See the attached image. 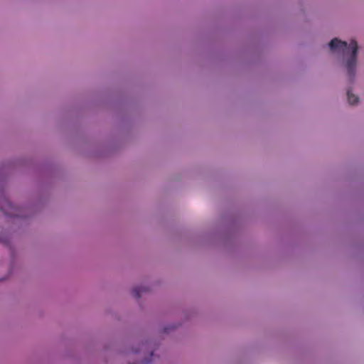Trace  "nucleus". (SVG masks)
<instances>
[{"instance_id":"obj_1","label":"nucleus","mask_w":364,"mask_h":364,"mask_svg":"<svg viewBox=\"0 0 364 364\" xmlns=\"http://www.w3.org/2000/svg\"><path fill=\"white\" fill-rule=\"evenodd\" d=\"M330 49L332 51L338 50L341 52L343 55L350 54L347 60L346 66L348 74L351 79L355 76V66L357 64L358 43L355 40H352L349 45L347 42L342 41L335 38L329 43Z\"/></svg>"},{"instance_id":"obj_2","label":"nucleus","mask_w":364,"mask_h":364,"mask_svg":"<svg viewBox=\"0 0 364 364\" xmlns=\"http://www.w3.org/2000/svg\"><path fill=\"white\" fill-rule=\"evenodd\" d=\"M347 97L349 104L355 105L358 102V97L353 95L350 90L347 91Z\"/></svg>"},{"instance_id":"obj_3","label":"nucleus","mask_w":364,"mask_h":364,"mask_svg":"<svg viewBox=\"0 0 364 364\" xmlns=\"http://www.w3.org/2000/svg\"><path fill=\"white\" fill-rule=\"evenodd\" d=\"M144 290L141 287H136L133 289V294L134 297L136 299L140 298L141 296V292H142Z\"/></svg>"},{"instance_id":"obj_4","label":"nucleus","mask_w":364,"mask_h":364,"mask_svg":"<svg viewBox=\"0 0 364 364\" xmlns=\"http://www.w3.org/2000/svg\"><path fill=\"white\" fill-rule=\"evenodd\" d=\"M6 203H7L8 206L10 207L11 209L14 208L13 204H11L9 201L6 200Z\"/></svg>"},{"instance_id":"obj_5","label":"nucleus","mask_w":364,"mask_h":364,"mask_svg":"<svg viewBox=\"0 0 364 364\" xmlns=\"http://www.w3.org/2000/svg\"><path fill=\"white\" fill-rule=\"evenodd\" d=\"M6 214H7V215H11V216H18V214L14 213H13V212H11V213L6 212Z\"/></svg>"},{"instance_id":"obj_6","label":"nucleus","mask_w":364,"mask_h":364,"mask_svg":"<svg viewBox=\"0 0 364 364\" xmlns=\"http://www.w3.org/2000/svg\"><path fill=\"white\" fill-rule=\"evenodd\" d=\"M151 360H145L144 362L147 363H150Z\"/></svg>"},{"instance_id":"obj_7","label":"nucleus","mask_w":364,"mask_h":364,"mask_svg":"<svg viewBox=\"0 0 364 364\" xmlns=\"http://www.w3.org/2000/svg\"><path fill=\"white\" fill-rule=\"evenodd\" d=\"M139 351V350H134L135 353H138Z\"/></svg>"}]
</instances>
